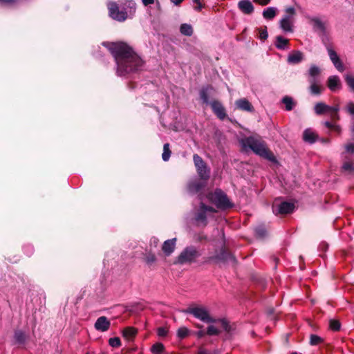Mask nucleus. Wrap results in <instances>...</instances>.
Listing matches in <instances>:
<instances>
[{"label": "nucleus", "mask_w": 354, "mask_h": 354, "mask_svg": "<svg viewBox=\"0 0 354 354\" xmlns=\"http://www.w3.org/2000/svg\"><path fill=\"white\" fill-rule=\"evenodd\" d=\"M102 45L110 51L114 57L118 76L127 77L142 68L143 61L126 43L121 41L103 42Z\"/></svg>", "instance_id": "1"}, {"label": "nucleus", "mask_w": 354, "mask_h": 354, "mask_svg": "<svg viewBox=\"0 0 354 354\" xmlns=\"http://www.w3.org/2000/svg\"><path fill=\"white\" fill-rule=\"evenodd\" d=\"M239 143L243 149H250L256 155L259 156L271 162H276L273 153L268 149L266 142L259 135L245 137L239 140Z\"/></svg>", "instance_id": "2"}, {"label": "nucleus", "mask_w": 354, "mask_h": 354, "mask_svg": "<svg viewBox=\"0 0 354 354\" xmlns=\"http://www.w3.org/2000/svg\"><path fill=\"white\" fill-rule=\"evenodd\" d=\"M109 16L114 20L123 22L131 18L136 9V3L132 0L109 2L107 4Z\"/></svg>", "instance_id": "3"}, {"label": "nucleus", "mask_w": 354, "mask_h": 354, "mask_svg": "<svg viewBox=\"0 0 354 354\" xmlns=\"http://www.w3.org/2000/svg\"><path fill=\"white\" fill-rule=\"evenodd\" d=\"M200 256L201 253L196 247L187 246L177 257L174 263L180 265L191 264L195 262Z\"/></svg>", "instance_id": "4"}, {"label": "nucleus", "mask_w": 354, "mask_h": 354, "mask_svg": "<svg viewBox=\"0 0 354 354\" xmlns=\"http://www.w3.org/2000/svg\"><path fill=\"white\" fill-rule=\"evenodd\" d=\"M295 14V9L292 6L285 9V15L279 21V27L285 33L293 32L294 17Z\"/></svg>", "instance_id": "5"}, {"label": "nucleus", "mask_w": 354, "mask_h": 354, "mask_svg": "<svg viewBox=\"0 0 354 354\" xmlns=\"http://www.w3.org/2000/svg\"><path fill=\"white\" fill-rule=\"evenodd\" d=\"M184 313L191 314L195 318L205 323L216 322V319L210 316L207 308L203 306L191 307L185 310Z\"/></svg>", "instance_id": "6"}, {"label": "nucleus", "mask_w": 354, "mask_h": 354, "mask_svg": "<svg viewBox=\"0 0 354 354\" xmlns=\"http://www.w3.org/2000/svg\"><path fill=\"white\" fill-rule=\"evenodd\" d=\"M209 198L218 208L225 209L232 207L227 195L221 189H216L214 193L209 194Z\"/></svg>", "instance_id": "7"}, {"label": "nucleus", "mask_w": 354, "mask_h": 354, "mask_svg": "<svg viewBox=\"0 0 354 354\" xmlns=\"http://www.w3.org/2000/svg\"><path fill=\"white\" fill-rule=\"evenodd\" d=\"M215 212L216 211L212 207L207 206L201 203L198 212L195 215V219L197 222L205 226L207 224V219L212 217Z\"/></svg>", "instance_id": "8"}, {"label": "nucleus", "mask_w": 354, "mask_h": 354, "mask_svg": "<svg viewBox=\"0 0 354 354\" xmlns=\"http://www.w3.org/2000/svg\"><path fill=\"white\" fill-rule=\"evenodd\" d=\"M235 258L231 253L227 252L224 249H221L219 254L209 256L206 257L204 260V262L206 263H228V262H235Z\"/></svg>", "instance_id": "9"}, {"label": "nucleus", "mask_w": 354, "mask_h": 354, "mask_svg": "<svg viewBox=\"0 0 354 354\" xmlns=\"http://www.w3.org/2000/svg\"><path fill=\"white\" fill-rule=\"evenodd\" d=\"M295 209V205L290 202H275L272 205V212L275 214H287L292 213Z\"/></svg>", "instance_id": "10"}, {"label": "nucleus", "mask_w": 354, "mask_h": 354, "mask_svg": "<svg viewBox=\"0 0 354 354\" xmlns=\"http://www.w3.org/2000/svg\"><path fill=\"white\" fill-rule=\"evenodd\" d=\"M206 184V181L194 178L190 180L187 184V190L189 194H194L200 192Z\"/></svg>", "instance_id": "11"}, {"label": "nucleus", "mask_w": 354, "mask_h": 354, "mask_svg": "<svg viewBox=\"0 0 354 354\" xmlns=\"http://www.w3.org/2000/svg\"><path fill=\"white\" fill-rule=\"evenodd\" d=\"M210 104L213 112L219 119L224 120L226 118L225 109L220 102L214 100Z\"/></svg>", "instance_id": "12"}, {"label": "nucleus", "mask_w": 354, "mask_h": 354, "mask_svg": "<svg viewBox=\"0 0 354 354\" xmlns=\"http://www.w3.org/2000/svg\"><path fill=\"white\" fill-rule=\"evenodd\" d=\"M306 18L312 24L313 29L315 31H319L322 34H325L326 32L324 24L321 19L317 17L308 16Z\"/></svg>", "instance_id": "13"}, {"label": "nucleus", "mask_w": 354, "mask_h": 354, "mask_svg": "<svg viewBox=\"0 0 354 354\" xmlns=\"http://www.w3.org/2000/svg\"><path fill=\"white\" fill-rule=\"evenodd\" d=\"M328 53L331 62H333L337 70L339 72L344 71V65L342 64L336 52L333 49L328 48Z\"/></svg>", "instance_id": "14"}, {"label": "nucleus", "mask_w": 354, "mask_h": 354, "mask_svg": "<svg viewBox=\"0 0 354 354\" xmlns=\"http://www.w3.org/2000/svg\"><path fill=\"white\" fill-rule=\"evenodd\" d=\"M239 9L245 15H250L254 12V8L250 0H241L238 3Z\"/></svg>", "instance_id": "15"}, {"label": "nucleus", "mask_w": 354, "mask_h": 354, "mask_svg": "<svg viewBox=\"0 0 354 354\" xmlns=\"http://www.w3.org/2000/svg\"><path fill=\"white\" fill-rule=\"evenodd\" d=\"M176 239L174 238L165 241L162 246V250L166 256L171 255L176 248Z\"/></svg>", "instance_id": "16"}, {"label": "nucleus", "mask_w": 354, "mask_h": 354, "mask_svg": "<svg viewBox=\"0 0 354 354\" xmlns=\"http://www.w3.org/2000/svg\"><path fill=\"white\" fill-rule=\"evenodd\" d=\"M110 324V322L108 320V319L104 316H102L99 317L95 322V328L97 330L104 332L109 328Z\"/></svg>", "instance_id": "17"}, {"label": "nucleus", "mask_w": 354, "mask_h": 354, "mask_svg": "<svg viewBox=\"0 0 354 354\" xmlns=\"http://www.w3.org/2000/svg\"><path fill=\"white\" fill-rule=\"evenodd\" d=\"M236 106L242 111L252 112L254 107L252 104L245 98H241L236 101Z\"/></svg>", "instance_id": "18"}, {"label": "nucleus", "mask_w": 354, "mask_h": 354, "mask_svg": "<svg viewBox=\"0 0 354 354\" xmlns=\"http://www.w3.org/2000/svg\"><path fill=\"white\" fill-rule=\"evenodd\" d=\"M303 58L304 55L301 51L295 50L288 55L287 62L290 64H297L300 63Z\"/></svg>", "instance_id": "19"}, {"label": "nucleus", "mask_w": 354, "mask_h": 354, "mask_svg": "<svg viewBox=\"0 0 354 354\" xmlns=\"http://www.w3.org/2000/svg\"><path fill=\"white\" fill-rule=\"evenodd\" d=\"M274 46L279 50H288L290 48L289 40L281 35H278L275 38Z\"/></svg>", "instance_id": "20"}, {"label": "nucleus", "mask_w": 354, "mask_h": 354, "mask_svg": "<svg viewBox=\"0 0 354 354\" xmlns=\"http://www.w3.org/2000/svg\"><path fill=\"white\" fill-rule=\"evenodd\" d=\"M327 84L331 91H335L341 87L339 78L337 75L330 76L328 79Z\"/></svg>", "instance_id": "21"}, {"label": "nucleus", "mask_w": 354, "mask_h": 354, "mask_svg": "<svg viewBox=\"0 0 354 354\" xmlns=\"http://www.w3.org/2000/svg\"><path fill=\"white\" fill-rule=\"evenodd\" d=\"M339 106L338 104L335 106H328L326 104V113H330V118L332 120H339Z\"/></svg>", "instance_id": "22"}, {"label": "nucleus", "mask_w": 354, "mask_h": 354, "mask_svg": "<svg viewBox=\"0 0 354 354\" xmlns=\"http://www.w3.org/2000/svg\"><path fill=\"white\" fill-rule=\"evenodd\" d=\"M317 135L310 129H306L303 133V139L306 142L313 144L316 141Z\"/></svg>", "instance_id": "23"}, {"label": "nucleus", "mask_w": 354, "mask_h": 354, "mask_svg": "<svg viewBox=\"0 0 354 354\" xmlns=\"http://www.w3.org/2000/svg\"><path fill=\"white\" fill-rule=\"evenodd\" d=\"M310 84L309 87L310 92L312 95H319L322 93V87L319 85L318 80H309Z\"/></svg>", "instance_id": "24"}, {"label": "nucleus", "mask_w": 354, "mask_h": 354, "mask_svg": "<svg viewBox=\"0 0 354 354\" xmlns=\"http://www.w3.org/2000/svg\"><path fill=\"white\" fill-rule=\"evenodd\" d=\"M14 339L16 344H24L27 339V335L22 330H18L15 332Z\"/></svg>", "instance_id": "25"}, {"label": "nucleus", "mask_w": 354, "mask_h": 354, "mask_svg": "<svg viewBox=\"0 0 354 354\" xmlns=\"http://www.w3.org/2000/svg\"><path fill=\"white\" fill-rule=\"evenodd\" d=\"M277 9L274 7H268L263 11V17L266 19H272L277 15Z\"/></svg>", "instance_id": "26"}, {"label": "nucleus", "mask_w": 354, "mask_h": 354, "mask_svg": "<svg viewBox=\"0 0 354 354\" xmlns=\"http://www.w3.org/2000/svg\"><path fill=\"white\" fill-rule=\"evenodd\" d=\"M196 171L201 180L206 181L209 178L210 171L207 166L198 168Z\"/></svg>", "instance_id": "27"}, {"label": "nucleus", "mask_w": 354, "mask_h": 354, "mask_svg": "<svg viewBox=\"0 0 354 354\" xmlns=\"http://www.w3.org/2000/svg\"><path fill=\"white\" fill-rule=\"evenodd\" d=\"M219 322H221L222 328L227 333L226 338H230L233 333L234 328L230 326L225 319H221Z\"/></svg>", "instance_id": "28"}, {"label": "nucleus", "mask_w": 354, "mask_h": 354, "mask_svg": "<svg viewBox=\"0 0 354 354\" xmlns=\"http://www.w3.org/2000/svg\"><path fill=\"white\" fill-rule=\"evenodd\" d=\"M212 89L211 87H203L200 91V98L203 101V103L207 104L209 103V90Z\"/></svg>", "instance_id": "29"}, {"label": "nucleus", "mask_w": 354, "mask_h": 354, "mask_svg": "<svg viewBox=\"0 0 354 354\" xmlns=\"http://www.w3.org/2000/svg\"><path fill=\"white\" fill-rule=\"evenodd\" d=\"M320 71V68L318 66L315 65L310 66L308 70L309 80H317V76L319 75Z\"/></svg>", "instance_id": "30"}, {"label": "nucleus", "mask_w": 354, "mask_h": 354, "mask_svg": "<svg viewBox=\"0 0 354 354\" xmlns=\"http://www.w3.org/2000/svg\"><path fill=\"white\" fill-rule=\"evenodd\" d=\"M180 32L186 36H191L193 33L192 26L187 24H183L180 28Z\"/></svg>", "instance_id": "31"}, {"label": "nucleus", "mask_w": 354, "mask_h": 354, "mask_svg": "<svg viewBox=\"0 0 354 354\" xmlns=\"http://www.w3.org/2000/svg\"><path fill=\"white\" fill-rule=\"evenodd\" d=\"M282 102L285 104L286 109L287 111H291L295 106V102L292 98L288 96H285L283 97Z\"/></svg>", "instance_id": "32"}, {"label": "nucleus", "mask_w": 354, "mask_h": 354, "mask_svg": "<svg viewBox=\"0 0 354 354\" xmlns=\"http://www.w3.org/2000/svg\"><path fill=\"white\" fill-rule=\"evenodd\" d=\"M193 160L196 169L207 167L206 163L203 161L202 158L198 154H194L193 156Z\"/></svg>", "instance_id": "33"}, {"label": "nucleus", "mask_w": 354, "mask_h": 354, "mask_svg": "<svg viewBox=\"0 0 354 354\" xmlns=\"http://www.w3.org/2000/svg\"><path fill=\"white\" fill-rule=\"evenodd\" d=\"M193 160L196 169L207 167L206 163L203 161L202 158L198 154H194L193 156Z\"/></svg>", "instance_id": "34"}, {"label": "nucleus", "mask_w": 354, "mask_h": 354, "mask_svg": "<svg viewBox=\"0 0 354 354\" xmlns=\"http://www.w3.org/2000/svg\"><path fill=\"white\" fill-rule=\"evenodd\" d=\"M190 333L191 331L187 328L182 326L180 327L177 330V337L182 339L187 337Z\"/></svg>", "instance_id": "35"}, {"label": "nucleus", "mask_w": 354, "mask_h": 354, "mask_svg": "<svg viewBox=\"0 0 354 354\" xmlns=\"http://www.w3.org/2000/svg\"><path fill=\"white\" fill-rule=\"evenodd\" d=\"M136 333V329L131 327L124 328L122 332L123 336L127 339H132L135 336Z\"/></svg>", "instance_id": "36"}, {"label": "nucleus", "mask_w": 354, "mask_h": 354, "mask_svg": "<svg viewBox=\"0 0 354 354\" xmlns=\"http://www.w3.org/2000/svg\"><path fill=\"white\" fill-rule=\"evenodd\" d=\"M315 112L317 115H322L326 113V104L318 102L314 106Z\"/></svg>", "instance_id": "37"}, {"label": "nucleus", "mask_w": 354, "mask_h": 354, "mask_svg": "<svg viewBox=\"0 0 354 354\" xmlns=\"http://www.w3.org/2000/svg\"><path fill=\"white\" fill-rule=\"evenodd\" d=\"M170 156H171V151L169 149V144L165 143L163 145V153L162 154V158L164 161H167V160H169Z\"/></svg>", "instance_id": "38"}, {"label": "nucleus", "mask_w": 354, "mask_h": 354, "mask_svg": "<svg viewBox=\"0 0 354 354\" xmlns=\"http://www.w3.org/2000/svg\"><path fill=\"white\" fill-rule=\"evenodd\" d=\"M342 169L344 172H347L348 174L354 171V162H345L342 167Z\"/></svg>", "instance_id": "39"}, {"label": "nucleus", "mask_w": 354, "mask_h": 354, "mask_svg": "<svg viewBox=\"0 0 354 354\" xmlns=\"http://www.w3.org/2000/svg\"><path fill=\"white\" fill-rule=\"evenodd\" d=\"M164 349V346L161 343H156L153 344L151 348V351L154 354H160Z\"/></svg>", "instance_id": "40"}, {"label": "nucleus", "mask_w": 354, "mask_h": 354, "mask_svg": "<svg viewBox=\"0 0 354 354\" xmlns=\"http://www.w3.org/2000/svg\"><path fill=\"white\" fill-rule=\"evenodd\" d=\"M323 342V339L322 337L317 335H310V344L312 346L318 345L319 344L322 343Z\"/></svg>", "instance_id": "41"}, {"label": "nucleus", "mask_w": 354, "mask_h": 354, "mask_svg": "<svg viewBox=\"0 0 354 354\" xmlns=\"http://www.w3.org/2000/svg\"><path fill=\"white\" fill-rule=\"evenodd\" d=\"M258 31H259V38L262 41H265L268 37L267 27L264 26L263 28H260L258 29Z\"/></svg>", "instance_id": "42"}, {"label": "nucleus", "mask_w": 354, "mask_h": 354, "mask_svg": "<svg viewBox=\"0 0 354 354\" xmlns=\"http://www.w3.org/2000/svg\"><path fill=\"white\" fill-rule=\"evenodd\" d=\"M345 80L350 89L354 92V75H346Z\"/></svg>", "instance_id": "43"}, {"label": "nucleus", "mask_w": 354, "mask_h": 354, "mask_svg": "<svg viewBox=\"0 0 354 354\" xmlns=\"http://www.w3.org/2000/svg\"><path fill=\"white\" fill-rule=\"evenodd\" d=\"M256 235L259 238H263L266 234V230L263 226H259L255 229Z\"/></svg>", "instance_id": "44"}, {"label": "nucleus", "mask_w": 354, "mask_h": 354, "mask_svg": "<svg viewBox=\"0 0 354 354\" xmlns=\"http://www.w3.org/2000/svg\"><path fill=\"white\" fill-rule=\"evenodd\" d=\"M17 3V0H0V6L2 7H12Z\"/></svg>", "instance_id": "45"}, {"label": "nucleus", "mask_w": 354, "mask_h": 354, "mask_svg": "<svg viewBox=\"0 0 354 354\" xmlns=\"http://www.w3.org/2000/svg\"><path fill=\"white\" fill-rule=\"evenodd\" d=\"M341 324L340 322L337 320L331 319L330 321V328L331 330L337 331L340 329Z\"/></svg>", "instance_id": "46"}, {"label": "nucleus", "mask_w": 354, "mask_h": 354, "mask_svg": "<svg viewBox=\"0 0 354 354\" xmlns=\"http://www.w3.org/2000/svg\"><path fill=\"white\" fill-rule=\"evenodd\" d=\"M109 345L112 347H118L121 344V342L119 337H112L109 340Z\"/></svg>", "instance_id": "47"}, {"label": "nucleus", "mask_w": 354, "mask_h": 354, "mask_svg": "<svg viewBox=\"0 0 354 354\" xmlns=\"http://www.w3.org/2000/svg\"><path fill=\"white\" fill-rule=\"evenodd\" d=\"M24 252L28 256H31L34 252V247L31 244H28L24 246Z\"/></svg>", "instance_id": "48"}, {"label": "nucleus", "mask_w": 354, "mask_h": 354, "mask_svg": "<svg viewBox=\"0 0 354 354\" xmlns=\"http://www.w3.org/2000/svg\"><path fill=\"white\" fill-rule=\"evenodd\" d=\"M206 333L208 335H216L219 333V330L215 326L211 325L207 327Z\"/></svg>", "instance_id": "49"}, {"label": "nucleus", "mask_w": 354, "mask_h": 354, "mask_svg": "<svg viewBox=\"0 0 354 354\" xmlns=\"http://www.w3.org/2000/svg\"><path fill=\"white\" fill-rule=\"evenodd\" d=\"M156 261V257L155 254H151V253H149L147 254V256L145 257V261L147 264L151 265Z\"/></svg>", "instance_id": "50"}, {"label": "nucleus", "mask_w": 354, "mask_h": 354, "mask_svg": "<svg viewBox=\"0 0 354 354\" xmlns=\"http://www.w3.org/2000/svg\"><path fill=\"white\" fill-rule=\"evenodd\" d=\"M324 125L328 128V129H334L335 131H340V127L338 125H336L335 124H333L332 122H328V121H326L324 122Z\"/></svg>", "instance_id": "51"}, {"label": "nucleus", "mask_w": 354, "mask_h": 354, "mask_svg": "<svg viewBox=\"0 0 354 354\" xmlns=\"http://www.w3.org/2000/svg\"><path fill=\"white\" fill-rule=\"evenodd\" d=\"M345 109L349 114L354 115V103L353 102H348Z\"/></svg>", "instance_id": "52"}, {"label": "nucleus", "mask_w": 354, "mask_h": 354, "mask_svg": "<svg viewBox=\"0 0 354 354\" xmlns=\"http://www.w3.org/2000/svg\"><path fill=\"white\" fill-rule=\"evenodd\" d=\"M346 152L348 153H354V143H348L345 146Z\"/></svg>", "instance_id": "53"}, {"label": "nucleus", "mask_w": 354, "mask_h": 354, "mask_svg": "<svg viewBox=\"0 0 354 354\" xmlns=\"http://www.w3.org/2000/svg\"><path fill=\"white\" fill-rule=\"evenodd\" d=\"M158 335L160 337H165L167 334V330L163 327H160L158 328Z\"/></svg>", "instance_id": "54"}, {"label": "nucleus", "mask_w": 354, "mask_h": 354, "mask_svg": "<svg viewBox=\"0 0 354 354\" xmlns=\"http://www.w3.org/2000/svg\"><path fill=\"white\" fill-rule=\"evenodd\" d=\"M194 3H196L197 6L194 8V9L197 11L201 10L203 8V6L201 3V0H192Z\"/></svg>", "instance_id": "55"}, {"label": "nucleus", "mask_w": 354, "mask_h": 354, "mask_svg": "<svg viewBox=\"0 0 354 354\" xmlns=\"http://www.w3.org/2000/svg\"><path fill=\"white\" fill-rule=\"evenodd\" d=\"M207 333L203 330H200L195 333V335L197 336L198 338H202Z\"/></svg>", "instance_id": "56"}, {"label": "nucleus", "mask_w": 354, "mask_h": 354, "mask_svg": "<svg viewBox=\"0 0 354 354\" xmlns=\"http://www.w3.org/2000/svg\"><path fill=\"white\" fill-rule=\"evenodd\" d=\"M255 3L260 5L265 6L270 3V0H253Z\"/></svg>", "instance_id": "57"}, {"label": "nucleus", "mask_w": 354, "mask_h": 354, "mask_svg": "<svg viewBox=\"0 0 354 354\" xmlns=\"http://www.w3.org/2000/svg\"><path fill=\"white\" fill-rule=\"evenodd\" d=\"M142 3L147 6L154 3V0H142Z\"/></svg>", "instance_id": "58"}, {"label": "nucleus", "mask_w": 354, "mask_h": 354, "mask_svg": "<svg viewBox=\"0 0 354 354\" xmlns=\"http://www.w3.org/2000/svg\"><path fill=\"white\" fill-rule=\"evenodd\" d=\"M170 1L175 6H178L183 1V0H170Z\"/></svg>", "instance_id": "59"}, {"label": "nucleus", "mask_w": 354, "mask_h": 354, "mask_svg": "<svg viewBox=\"0 0 354 354\" xmlns=\"http://www.w3.org/2000/svg\"><path fill=\"white\" fill-rule=\"evenodd\" d=\"M198 354H209V353L204 349H200Z\"/></svg>", "instance_id": "60"}, {"label": "nucleus", "mask_w": 354, "mask_h": 354, "mask_svg": "<svg viewBox=\"0 0 354 354\" xmlns=\"http://www.w3.org/2000/svg\"><path fill=\"white\" fill-rule=\"evenodd\" d=\"M153 239L154 243L156 244L158 242V239L156 238H153Z\"/></svg>", "instance_id": "61"}, {"label": "nucleus", "mask_w": 354, "mask_h": 354, "mask_svg": "<svg viewBox=\"0 0 354 354\" xmlns=\"http://www.w3.org/2000/svg\"><path fill=\"white\" fill-rule=\"evenodd\" d=\"M197 327H198V328H201V327H202V326L197 325Z\"/></svg>", "instance_id": "62"}, {"label": "nucleus", "mask_w": 354, "mask_h": 354, "mask_svg": "<svg viewBox=\"0 0 354 354\" xmlns=\"http://www.w3.org/2000/svg\"><path fill=\"white\" fill-rule=\"evenodd\" d=\"M352 131L354 132V126L353 127Z\"/></svg>", "instance_id": "63"}, {"label": "nucleus", "mask_w": 354, "mask_h": 354, "mask_svg": "<svg viewBox=\"0 0 354 354\" xmlns=\"http://www.w3.org/2000/svg\"><path fill=\"white\" fill-rule=\"evenodd\" d=\"M86 354H89L88 353H87Z\"/></svg>", "instance_id": "64"}]
</instances>
